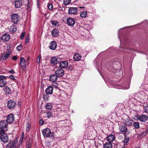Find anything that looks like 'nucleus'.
Listing matches in <instances>:
<instances>
[{
	"label": "nucleus",
	"instance_id": "35",
	"mask_svg": "<svg viewBox=\"0 0 148 148\" xmlns=\"http://www.w3.org/2000/svg\"><path fill=\"white\" fill-rule=\"evenodd\" d=\"M45 107L46 109L48 110H50L52 108V106L50 103H47L45 106Z\"/></svg>",
	"mask_w": 148,
	"mask_h": 148
},
{
	"label": "nucleus",
	"instance_id": "33",
	"mask_svg": "<svg viewBox=\"0 0 148 148\" xmlns=\"http://www.w3.org/2000/svg\"><path fill=\"white\" fill-rule=\"evenodd\" d=\"M133 127L135 129H138L140 127L139 123L138 122H135L133 123Z\"/></svg>",
	"mask_w": 148,
	"mask_h": 148
},
{
	"label": "nucleus",
	"instance_id": "22",
	"mask_svg": "<svg viewBox=\"0 0 148 148\" xmlns=\"http://www.w3.org/2000/svg\"><path fill=\"white\" fill-rule=\"evenodd\" d=\"M115 139L114 136L112 134H109L107 137V140L108 142L111 143Z\"/></svg>",
	"mask_w": 148,
	"mask_h": 148
},
{
	"label": "nucleus",
	"instance_id": "44",
	"mask_svg": "<svg viewBox=\"0 0 148 148\" xmlns=\"http://www.w3.org/2000/svg\"><path fill=\"white\" fill-rule=\"evenodd\" d=\"M22 45L21 44L18 46L16 48L17 50L19 51H20L22 49Z\"/></svg>",
	"mask_w": 148,
	"mask_h": 148
},
{
	"label": "nucleus",
	"instance_id": "39",
	"mask_svg": "<svg viewBox=\"0 0 148 148\" xmlns=\"http://www.w3.org/2000/svg\"><path fill=\"white\" fill-rule=\"evenodd\" d=\"M144 110L145 112L148 113V104L144 107Z\"/></svg>",
	"mask_w": 148,
	"mask_h": 148
},
{
	"label": "nucleus",
	"instance_id": "55",
	"mask_svg": "<svg viewBox=\"0 0 148 148\" xmlns=\"http://www.w3.org/2000/svg\"><path fill=\"white\" fill-rule=\"evenodd\" d=\"M79 8H84V6H83V7H79Z\"/></svg>",
	"mask_w": 148,
	"mask_h": 148
},
{
	"label": "nucleus",
	"instance_id": "37",
	"mask_svg": "<svg viewBox=\"0 0 148 148\" xmlns=\"http://www.w3.org/2000/svg\"><path fill=\"white\" fill-rule=\"evenodd\" d=\"M53 88H58V84L55 82H54L52 85Z\"/></svg>",
	"mask_w": 148,
	"mask_h": 148
},
{
	"label": "nucleus",
	"instance_id": "30",
	"mask_svg": "<svg viewBox=\"0 0 148 148\" xmlns=\"http://www.w3.org/2000/svg\"><path fill=\"white\" fill-rule=\"evenodd\" d=\"M51 24L54 27H58L59 26V22L56 21H51Z\"/></svg>",
	"mask_w": 148,
	"mask_h": 148
},
{
	"label": "nucleus",
	"instance_id": "40",
	"mask_svg": "<svg viewBox=\"0 0 148 148\" xmlns=\"http://www.w3.org/2000/svg\"><path fill=\"white\" fill-rule=\"evenodd\" d=\"M47 7L48 9L50 10H51L53 8V5L51 3L49 4L48 5Z\"/></svg>",
	"mask_w": 148,
	"mask_h": 148
},
{
	"label": "nucleus",
	"instance_id": "5",
	"mask_svg": "<svg viewBox=\"0 0 148 148\" xmlns=\"http://www.w3.org/2000/svg\"><path fill=\"white\" fill-rule=\"evenodd\" d=\"M20 16L17 14L14 13L11 15L12 22L14 24H16L19 21Z\"/></svg>",
	"mask_w": 148,
	"mask_h": 148
},
{
	"label": "nucleus",
	"instance_id": "57",
	"mask_svg": "<svg viewBox=\"0 0 148 148\" xmlns=\"http://www.w3.org/2000/svg\"><path fill=\"white\" fill-rule=\"evenodd\" d=\"M2 57H3V56H1V58H0V59L1 60V59H2Z\"/></svg>",
	"mask_w": 148,
	"mask_h": 148
},
{
	"label": "nucleus",
	"instance_id": "11",
	"mask_svg": "<svg viewBox=\"0 0 148 148\" xmlns=\"http://www.w3.org/2000/svg\"><path fill=\"white\" fill-rule=\"evenodd\" d=\"M77 9L75 7L69 8L68 10V13L70 14H75L77 12Z\"/></svg>",
	"mask_w": 148,
	"mask_h": 148
},
{
	"label": "nucleus",
	"instance_id": "36",
	"mask_svg": "<svg viewBox=\"0 0 148 148\" xmlns=\"http://www.w3.org/2000/svg\"><path fill=\"white\" fill-rule=\"evenodd\" d=\"M47 116L48 118H50L53 116V114L51 112H48L47 113Z\"/></svg>",
	"mask_w": 148,
	"mask_h": 148
},
{
	"label": "nucleus",
	"instance_id": "52",
	"mask_svg": "<svg viewBox=\"0 0 148 148\" xmlns=\"http://www.w3.org/2000/svg\"><path fill=\"white\" fill-rule=\"evenodd\" d=\"M41 56L39 55L38 57V58H37V59L38 60H40V58H41Z\"/></svg>",
	"mask_w": 148,
	"mask_h": 148
},
{
	"label": "nucleus",
	"instance_id": "25",
	"mask_svg": "<svg viewBox=\"0 0 148 148\" xmlns=\"http://www.w3.org/2000/svg\"><path fill=\"white\" fill-rule=\"evenodd\" d=\"M15 143L13 141H10L7 145L6 148H11L15 147Z\"/></svg>",
	"mask_w": 148,
	"mask_h": 148
},
{
	"label": "nucleus",
	"instance_id": "1",
	"mask_svg": "<svg viewBox=\"0 0 148 148\" xmlns=\"http://www.w3.org/2000/svg\"><path fill=\"white\" fill-rule=\"evenodd\" d=\"M121 120L122 122L127 126H131L132 125L131 120H130L128 116L126 114H123L122 115Z\"/></svg>",
	"mask_w": 148,
	"mask_h": 148
},
{
	"label": "nucleus",
	"instance_id": "60",
	"mask_svg": "<svg viewBox=\"0 0 148 148\" xmlns=\"http://www.w3.org/2000/svg\"><path fill=\"white\" fill-rule=\"evenodd\" d=\"M22 137V139L23 138V136H21V138Z\"/></svg>",
	"mask_w": 148,
	"mask_h": 148
},
{
	"label": "nucleus",
	"instance_id": "6",
	"mask_svg": "<svg viewBox=\"0 0 148 148\" xmlns=\"http://www.w3.org/2000/svg\"><path fill=\"white\" fill-rule=\"evenodd\" d=\"M25 60L23 57H21L20 58V64L23 70L25 71H26V65L25 63Z\"/></svg>",
	"mask_w": 148,
	"mask_h": 148
},
{
	"label": "nucleus",
	"instance_id": "14",
	"mask_svg": "<svg viewBox=\"0 0 148 148\" xmlns=\"http://www.w3.org/2000/svg\"><path fill=\"white\" fill-rule=\"evenodd\" d=\"M11 53V51L10 49L7 50L4 54L3 60H7Z\"/></svg>",
	"mask_w": 148,
	"mask_h": 148
},
{
	"label": "nucleus",
	"instance_id": "4",
	"mask_svg": "<svg viewBox=\"0 0 148 148\" xmlns=\"http://www.w3.org/2000/svg\"><path fill=\"white\" fill-rule=\"evenodd\" d=\"M6 77L3 75L0 76V87H5L7 84L6 79Z\"/></svg>",
	"mask_w": 148,
	"mask_h": 148
},
{
	"label": "nucleus",
	"instance_id": "45",
	"mask_svg": "<svg viewBox=\"0 0 148 148\" xmlns=\"http://www.w3.org/2000/svg\"><path fill=\"white\" fill-rule=\"evenodd\" d=\"M29 39L28 38V36L26 37L25 38V44H27V42L29 41Z\"/></svg>",
	"mask_w": 148,
	"mask_h": 148
},
{
	"label": "nucleus",
	"instance_id": "21",
	"mask_svg": "<svg viewBox=\"0 0 148 148\" xmlns=\"http://www.w3.org/2000/svg\"><path fill=\"white\" fill-rule=\"evenodd\" d=\"M130 87V85L129 84L126 82L122 83L121 85V89H127Z\"/></svg>",
	"mask_w": 148,
	"mask_h": 148
},
{
	"label": "nucleus",
	"instance_id": "18",
	"mask_svg": "<svg viewBox=\"0 0 148 148\" xmlns=\"http://www.w3.org/2000/svg\"><path fill=\"white\" fill-rule=\"evenodd\" d=\"M15 103L12 100H10L8 101L7 106L10 109H12L15 106Z\"/></svg>",
	"mask_w": 148,
	"mask_h": 148
},
{
	"label": "nucleus",
	"instance_id": "2",
	"mask_svg": "<svg viewBox=\"0 0 148 148\" xmlns=\"http://www.w3.org/2000/svg\"><path fill=\"white\" fill-rule=\"evenodd\" d=\"M0 138L4 143H6L8 141V137L5 133V130H0Z\"/></svg>",
	"mask_w": 148,
	"mask_h": 148
},
{
	"label": "nucleus",
	"instance_id": "58",
	"mask_svg": "<svg viewBox=\"0 0 148 148\" xmlns=\"http://www.w3.org/2000/svg\"><path fill=\"white\" fill-rule=\"evenodd\" d=\"M22 137V139L23 138V136H21V138Z\"/></svg>",
	"mask_w": 148,
	"mask_h": 148
},
{
	"label": "nucleus",
	"instance_id": "20",
	"mask_svg": "<svg viewBox=\"0 0 148 148\" xmlns=\"http://www.w3.org/2000/svg\"><path fill=\"white\" fill-rule=\"evenodd\" d=\"M15 6L16 8H19L22 5L21 0H15L14 1Z\"/></svg>",
	"mask_w": 148,
	"mask_h": 148
},
{
	"label": "nucleus",
	"instance_id": "38",
	"mask_svg": "<svg viewBox=\"0 0 148 148\" xmlns=\"http://www.w3.org/2000/svg\"><path fill=\"white\" fill-rule=\"evenodd\" d=\"M71 2V0H64V4L65 5L69 4Z\"/></svg>",
	"mask_w": 148,
	"mask_h": 148
},
{
	"label": "nucleus",
	"instance_id": "47",
	"mask_svg": "<svg viewBox=\"0 0 148 148\" xmlns=\"http://www.w3.org/2000/svg\"><path fill=\"white\" fill-rule=\"evenodd\" d=\"M39 123L40 125H42L44 123V121L43 120L41 119L40 120Z\"/></svg>",
	"mask_w": 148,
	"mask_h": 148
},
{
	"label": "nucleus",
	"instance_id": "53",
	"mask_svg": "<svg viewBox=\"0 0 148 148\" xmlns=\"http://www.w3.org/2000/svg\"><path fill=\"white\" fill-rule=\"evenodd\" d=\"M10 72L12 73H14V71L13 70H12L11 71H10Z\"/></svg>",
	"mask_w": 148,
	"mask_h": 148
},
{
	"label": "nucleus",
	"instance_id": "13",
	"mask_svg": "<svg viewBox=\"0 0 148 148\" xmlns=\"http://www.w3.org/2000/svg\"><path fill=\"white\" fill-rule=\"evenodd\" d=\"M1 38L3 41L7 42L9 40L10 36L8 34H5L2 35Z\"/></svg>",
	"mask_w": 148,
	"mask_h": 148
},
{
	"label": "nucleus",
	"instance_id": "16",
	"mask_svg": "<svg viewBox=\"0 0 148 148\" xmlns=\"http://www.w3.org/2000/svg\"><path fill=\"white\" fill-rule=\"evenodd\" d=\"M60 59L58 57H52L51 60V63L54 64H57L59 63Z\"/></svg>",
	"mask_w": 148,
	"mask_h": 148
},
{
	"label": "nucleus",
	"instance_id": "19",
	"mask_svg": "<svg viewBox=\"0 0 148 148\" xmlns=\"http://www.w3.org/2000/svg\"><path fill=\"white\" fill-rule=\"evenodd\" d=\"M67 24L69 25L73 26L75 23V20L73 18H69L67 20Z\"/></svg>",
	"mask_w": 148,
	"mask_h": 148
},
{
	"label": "nucleus",
	"instance_id": "41",
	"mask_svg": "<svg viewBox=\"0 0 148 148\" xmlns=\"http://www.w3.org/2000/svg\"><path fill=\"white\" fill-rule=\"evenodd\" d=\"M148 132V130L147 129L145 130V131L141 132L140 133V135H143V136H145L146 134Z\"/></svg>",
	"mask_w": 148,
	"mask_h": 148
},
{
	"label": "nucleus",
	"instance_id": "34",
	"mask_svg": "<svg viewBox=\"0 0 148 148\" xmlns=\"http://www.w3.org/2000/svg\"><path fill=\"white\" fill-rule=\"evenodd\" d=\"M87 13L86 11L83 12L81 13L80 16L82 18H85L87 16Z\"/></svg>",
	"mask_w": 148,
	"mask_h": 148
},
{
	"label": "nucleus",
	"instance_id": "31",
	"mask_svg": "<svg viewBox=\"0 0 148 148\" xmlns=\"http://www.w3.org/2000/svg\"><path fill=\"white\" fill-rule=\"evenodd\" d=\"M4 91L6 95L10 94L11 93V90L9 87H6L4 89Z\"/></svg>",
	"mask_w": 148,
	"mask_h": 148
},
{
	"label": "nucleus",
	"instance_id": "54",
	"mask_svg": "<svg viewBox=\"0 0 148 148\" xmlns=\"http://www.w3.org/2000/svg\"><path fill=\"white\" fill-rule=\"evenodd\" d=\"M37 63H39V62H40V60H38L37 59Z\"/></svg>",
	"mask_w": 148,
	"mask_h": 148
},
{
	"label": "nucleus",
	"instance_id": "3",
	"mask_svg": "<svg viewBox=\"0 0 148 148\" xmlns=\"http://www.w3.org/2000/svg\"><path fill=\"white\" fill-rule=\"evenodd\" d=\"M42 133L45 138L50 136L52 138L54 137L53 133L51 132V130L49 128H46L43 130L42 131Z\"/></svg>",
	"mask_w": 148,
	"mask_h": 148
},
{
	"label": "nucleus",
	"instance_id": "61",
	"mask_svg": "<svg viewBox=\"0 0 148 148\" xmlns=\"http://www.w3.org/2000/svg\"><path fill=\"white\" fill-rule=\"evenodd\" d=\"M136 148H140V147H136Z\"/></svg>",
	"mask_w": 148,
	"mask_h": 148
},
{
	"label": "nucleus",
	"instance_id": "27",
	"mask_svg": "<svg viewBox=\"0 0 148 148\" xmlns=\"http://www.w3.org/2000/svg\"><path fill=\"white\" fill-rule=\"evenodd\" d=\"M112 145L111 143L107 142L103 145V148H112Z\"/></svg>",
	"mask_w": 148,
	"mask_h": 148
},
{
	"label": "nucleus",
	"instance_id": "15",
	"mask_svg": "<svg viewBox=\"0 0 148 148\" xmlns=\"http://www.w3.org/2000/svg\"><path fill=\"white\" fill-rule=\"evenodd\" d=\"M49 48L51 50H54L57 47V43L56 41H53L50 42Z\"/></svg>",
	"mask_w": 148,
	"mask_h": 148
},
{
	"label": "nucleus",
	"instance_id": "42",
	"mask_svg": "<svg viewBox=\"0 0 148 148\" xmlns=\"http://www.w3.org/2000/svg\"><path fill=\"white\" fill-rule=\"evenodd\" d=\"M31 127V125L29 123H28L27 126L26 127V130L27 131H28L30 129Z\"/></svg>",
	"mask_w": 148,
	"mask_h": 148
},
{
	"label": "nucleus",
	"instance_id": "50",
	"mask_svg": "<svg viewBox=\"0 0 148 148\" xmlns=\"http://www.w3.org/2000/svg\"><path fill=\"white\" fill-rule=\"evenodd\" d=\"M13 59L15 60H16L17 59V57L16 56H13Z\"/></svg>",
	"mask_w": 148,
	"mask_h": 148
},
{
	"label": "nucleus",
	"instance_id": "46",
	"mask_svg": "<svg viewBox=\"0 0 148 148\" xmlns=\"http://www.w3.org/2000/svg\"><path fill=\"white\" fill-rule=\"evenodd\" d=\"M25 33H22L21 36V39H22L25 36Z\"/></svg>",
	"mask_w": 148,
	"mask_h": 148
},
{
	"label": "nucleus",
	"instance_id": "17",
	"mask_svg": "<svg viewBox=\"0 0 148 148\" xmlns=\"http://www.w3.org/2000/svg\"><path fill=\"white\" fill-rule=\"evenodd\" d=\"M68 64L67 61L66 60L62 61L60 63L59 66L61 68H65L66 67Z\"/></svg>",
	"mask_w": 148,
	"mask_h": 148
},
{
	"label": "nucleus",
	"instance_id": "7",
	"mask_svg": "<svg viewBox=\"0 0 148 148\" xmlns=\"http://www.w3.org/2000/svg\"><path fill=\"white\" fill-rule=\"evenodd\" d=\"M6 121L3 120L0 122V128L1 130H5V131L7 130L8 124Z\"/></svg>",
	"mask_w": 148,
	"mask_h": 148
},
{
	"label": "nucleus",
	"instance_id": "8",
	"mask_svg": "<svg viewBox=\"0 0 148 148\" xmlns=\"http://www.w3.org/2000/svg\"><path fill=\"white\" fill-rule=\"evenodd\" d=\"M14 117L13 114H9L6 117V121L8 123H11L14 121Z\"/></svg>",
	"mask_w": 148,
	"mask_h": 148
},
{
	"label": "nucleus",
	"instance_id": "29",
	"mask_svg": "<svg viewBox=\"0 0 148 148\" xmlns=\"http://www.w3.org/2000/svg\"><path fill=\"white\" fill-rule=\"evenodd\" d=\"M16 31V28L14 26H12L10 29L9 32L11 34H13Z\"/></svg>",
	"mask_w": 148,
	"mask_h": 148
},
{
	"label": "nucleus",
	"instance_id": "10",
	"mask_svg": "<svg viewBox=\"0 0 148 148\" xmlns=\"http://www.w3.org/2000/svg\"><path fill=\"white\" fill-rule=\"evenodd\" d=\"M121 133L123 135H129L130 134V132L128 131L125 125H123L121 127Z\"/></svg>",
	"mask_w": 148,
	"mask_h": 148
},
{
	"label": "nucleus",
	"instance_id": "56",
	"mask_svg": "<svg viewBox=\"0 0 148 148\" xmlns=\"http://www.w3.org/2000/svg\"><path fill=\"white\" fill-rule=\"evenodd\" d=\"M118 37H119V38L120 40V37H119V35H118Z\"/></svg>",
	"mask_w": 148,
	"mask_h": 148
},
{
	"label": "nucleus",
	"instance_id": "32",
	"mask_svg": "<svg viewBox=\"0 0 148 148\" xmlns=\"http://www.w3.org/2000/svg\"><path fill=\"white\" fill-rule=\"evenodd\" d=\"M128 135H124L125 137L124 140L123 141V142L124 144H126L127 143H128L129 140L130 139V137L129 136H127Z\"/></svg>",
	"mask_w": 148,
	"mask_h": 148
},
{
	"label": "nucleus",
	"instance_id": "43",
	"mask_svg": "<svg viewBox=\"0 0 148 148\" xmlns=\"http://www.w3.org/2000/svg\"><path fill=\"white\" fill-rule=\"evenodd\" d=\"M114 87L115 88L119 89L120 88V86L119 84L116 83L114 84Z\"/></svg>",
	"mask_w": 148,
	"mask_h": 148
},
{
	"label": "nucleus",
	"instance_id": "49",
	"mask_svg": "<svg viewBox=\"0 0 148 148\" xmlns=\"http://www.w3.org/2000/svg\"><path fill=\"white\" fill-rule=\"evenodd\" d=\"M40 0H37L38 6L40 5Z\"/></svg>",
	"mask_w": 148,
	"mask_h": 148
},
{
	"label": "nucleus",
	"instance_id": "9",
	"mask_svg": "<svg viewBox=\"0 0 148 148\" xmlns=\"http://www.w3.org/2000/svg\"><path fill=\"white\" fill-rule=\"evenodd\" d=\"M137 119L141 122H144L148 119V116L144 114L137 116Z\"/></svg>",
	"mask_w": 148,
	"mask_h": 148
},
{
	"label": "nucleus",
	"instance_id": "24",
	"mask_svg": "<svg viewBox=\"0 0 148 148\" xmlns=\"http://www.w3.org/2000/svg\"><path fill=\"white\" fill-rule=\"evenodd\" d=\"M81 58V56L79 54L76 53L73 56L74 60L75 61H79Z\"/></svg>",
	"mask_w": 148,
	"mask_h": 148
},
{
	"label": "nucleus",
	"instance_id": "26",
	"mask_svg": "<svg viewBox=\"0 0 148 148\" xmlns=\"http://www.w3.org/2000/svg\"><path fill=\"white\" fill-rule=\"evenodd\" d=\"M58 77L56 74H53L50 76L49 79L52 82H56L57 79Z\"/></svg>",
	"mask_w": 148,
	"mask_h": 148
},
{
	"label": "nucleus",
	"instance_id": "23",
	"mask_svg": "<svg viewBox=\"0 0 148 148\" xmlns=\"http://www.w3.org/2000/svg\"><path fill=\"white\" fill-rule=\"evenodd\" d=\"M53 87L51 86H48L45 92L47 95L51 94L53 92Z\"/></svg>",
	"mask_w": 148,
	"mask_h": 148
},
{
	"label": "nucleus",
	"instance_id": "12",
	"mask_svg": "<svg viewBox=\"0 0 148 148\" xmlns=\"http://www.w3.org/2000/svg\"><path fill=\"white\" fill-rule=\"evenodd\" d=\"M55 73L58 77H61L64 74V71L61 69H59L56 71Z\"/></svg>",
	"mask_w": 148,
	"mask_h": 148
},
{
	"label": "nucleus",
	"instance_id": "51",
	"mask_svg": "<svg viewBox=\"0 0 148 148\" xmlns=\"http://www.w3.org/2000/svg\"><path fill=\"white\" fill-rule=\"evenodd\" d=\"M31 145L30 144H28L27 147V148H30Z\"/></svg>",
	"mask_w": 148,
	"mask_h": 148
},
{
	"label": "nucleus",
	"instance_id": "59",
	"mask_svg": "<svg viewBox=\"0 0 148 148\" xmlns=\"http://www.w3.org/2000/svg\"><path fill=\"white\" fill-rule=\"evenodd\" d=\"M22 137V139L23 138V136H21V138Z\"/></svg>",
	"mask_w": 148,
	"mask_h": 148
},
{
	"label": "nucleus",
	"instance_id": "28",
	"mask_svg": "<svg viewBox=\"0 0 148 148\" xmlns=\"http://www.w3.org/2000/svg\"><path fill=\"white\" fill-rule=\"evenodd\" d=\"M51 34L53 36L57 37L59 34V31L57 29H54L52 31Z\"/></svg>",
	"mask_w": 148,
	"mask_h": 148
},
{
	"label": "nucleus",
	"instance_id": "48",
	"mask_svg": "<svg viewBox=\"0 0 148 148\" xmlns=\"http://www.w3.org/2000/svg\"><path fill=\"white\" fill-rule=\"evenodd\" d=\"M9 78L10 79H15L14 76L13 75H11L9 76Z\"/></svg>",
	"mask_w": 148,
	"mask_h": 148
}]
</instances>
